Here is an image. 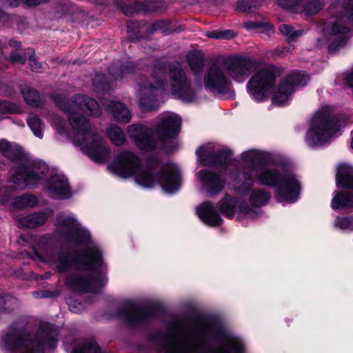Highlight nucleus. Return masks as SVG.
<instances>
[{
    "label": "nucleus",
    "instance_id": "obj_12",
    "mask_svg": "<svg viewBox=\"0 0 353 353\" xmlns=\"http://www.w3.org/2000/svg\"><path fill=\"white\" fill-rule=\"evenodd\" d=\"M165 81V68L156 66L149 77L138 83L136 98L142 109L152 110L158 108L159 97L164 90Z\"/></svg>",
    "mask_w": 353,
    "mask_h": 353
},
{
    "label": "nucleus",
    "instance_id": "obj_5",
    "mask_svg": "<svg viewBox=\"0 0 353 353\" xmlns=\"http://www.w3.org/2000/svg\"><path fill=\"white\" fill-rule=\"evenodd\" d=\"M108 168L121 177H133L135 182L143 188H151L158 182L168 194L174 193L181 186V176L176 165H165L157 177L153 171L143 167L139 157L130 150H119Z\"/></svg>",
    "mask_w": 353,
    "mask_h": 353
},
{
    "label": "nucleus",
    "instance_id": "obj_33",
    "mask_svg": "<svg viewBox=\"0 0 353 353\" xmlns=\"http://www.w3.org/2000/svg\"><path fill=\"white\" fill-rule=\"evenodd\" d=\"M72 353H100V350L94 342L88 341L79 343Z\"/></svg>",
    "mask_w": 353,
    "mask_h": 353
},
{
    "label": "nucleus",
    "instance_id": "obj_17",
    "mask_svg": "<svg viewBox=\"0 0 353 353\" xmlns=\"http://www.w3.org/2000/svg\"><path fill=\"white\" fill-rule=\"evenodd\" d=\"M196 177L201 192L217 195L225 188V181L221 176L209 169L200 170L196 172Z\"/></svg>",
    "mask_w": 353,
    "mask_h": 353
},
{
    "label": "nucleus",
    "instance_id": "obj_24",
    "mask_svg": "<svg viewBox=\"0 0 353 353\" xmlns=\"http://www.w3.org/2000/svg\"><path fill=\"white\" fill-rule=\"evenodd\" d=\"M329 34L336 37V41L330 45L329 49L330 51H334L339 48L343 47L346 42L345 34L348 32V28L344 26L341 21L334 23L327 30Z\"/></svg>",
    "mask_w": 353,
    "mask_h": 353
},
{
    "label": "nucleus",
    "instance_id": "obj_38",
    "mask_svg": "<svg viewBox=\"0 0 353 353\" xmlns=\"http://www.w3.org/2000/svg\"><path fill=\"white\" fill-rule=\"evenodd\" d=\"M50 122L59 134L65 132V122L59 116L53 114L50 119Z\"/></svg>",
    "mask_w": 353,
    "mask_h": 353
},
{
    "label": "nucleus",
    "instance_id": "obj_29",
    "mask_svg": "<svg viewBox=\"0 0 353 353\" xmlns=\"http://www.w3.org/2000/svg\"><path fill=\"white\" fill-rule=\"evenodd\" d=\"M47 220V216L44 213H34L25 217L22 223L28 228H35L43 225Z\"/></svg>",
    "mask_w": 353,
    "mask_h": 353
},
{
    "label": "nucleus",
    "instance_id": "obj_41",
    "mask_svg": "<svg viewBox=\"0 0 353 353\" xmlns=\"http://www.w3.org/2000/svg\"><path fill=\"white\" fill-rule=\"evenodd\" d=\"M12 189L6 185H3L2 181L0 179V203H6L10 199Z\"/></svg>",
    "mask_w": 353,
    "mask_h": 353
},
{
    "label": "nucleus",
    "instance_id": "obj_23",
    "mask_svg": "<svg viewBox=\"0 0 353 353\" xmlns=\"http://www.w3.org/2000/svg\"><path fill=\"white\" fill-rule=\"evenodd\" d=\"M103 105L117 121L126 123L130 121L132 114L125 104L118 101L105 99Z\"/></svg>",
    "mask_w": 353,
    "mask_h": 353
},
{
    "label": "nucleus",
    "instance_id": "obj_27",
    "mask_svg": "<svg viewBox=\"0 0 353 353\" xmlns=\"http://www.w3.org/2000/svg\"><path fill=\"white\" fill-rule=\"evenodd\" d=\"M106 134L112 144L116 146H121L126 141V137L123 131L119 126L115 124H111L107 128Z\"/></svg>",
    "mask_w": 353,
    "mask_h": 353
},
{
    "label": "nucleus",
    "instance_id": "obj_20",
    "mask_svg": "<svg viewBox=\"0 0 353 353\" xmlns=\"http://www.w3.org/2000/svg\"><path fill=\"white\" fill-rule=\"evenodd\" d=\"M279 5L292 10L294 12H303L306 15H312L318 12L323 6L319 0H278Z\"/></svg>",
    "mask_w": 353,
    "mask_h": 353
},
{
    "label": "nucleus",
    "instance_id": "obj_25",
    "mask_svg": "<svg viewBox=\"0 0 353 353\" xmlns=\"http://www.w3.org/2000/svg\"><path fill=\"white\" fill-rule=\"evenodd\" d=\"M150 316V310L132 305L127 309L124 314V319L130 324H136L148 320Z\"/></svg>",
    "mask_w": 353,
    "mask_h": 353
},
{
    "label": "nucleus",
    "instance_id": "obj_32",
    "mask_svg": "<svg viewBox=\"0 0 353 353\" xmlns=\"http://www.w3.org/2000/svg\"><path fill=\"white\" fill-rule=\"evenodd\" d=\"M37 198L30 194H24L21 196H17L14 201V206L18 208L33 207L37 204Z\"/></svg>",
    "mask_w": 353,
    "mask_h": 353
},
{
    "label": "nucleus",
    "instance_id": "obj_40",
    "mask_svg": "<svg viewBox=\"0 0 353 353\" xmlns=\"http://www.w3.org/2000/svg\"><path fill=\"white\" fill-rule=\"evenodd\" d=\"M206 36L209 38L214 39H231L234 37V33L232 30H224V31H211L206 32Z\"/></svg>",
    "mask_w": 353,
    "mask_h": 353
},
{
    "label": "nucleus",
    "instance_id": "obj_7",
    "mask_svg": "<svg viewBox=\"0 0 353 353\" xmlns=\"http://www.w3.org/2000/svg\"><path fill=\"white\" fill-rule=\"evenodd\" d=\"M228 181L240 195L237 219L243 224L256 219L261 212L260 208L270 199V192L263 188H251L254 176L248 172L230 173Z\"/></svg>",
    "mask_w": 353,
    "mask_h": 353
},
{
    "label": "nucleus",
    "instance_id": "obj_10",
    "mask_svg": "<svg viewBox=\"0 0 353 353\" xmlns=\"http://www.w3.org/2000/svg\"><path fill=\"white\" fill-rule=\"evenodd\" d=\"M254 174L259 184L276 188V199L279 202L294 203L297 201L301 186L291 170L281 165L263 166L259 167Z\"/></svg>",
    "mask_w": 353,
    "mask_h": 353
},
{
    "label": "nucleus",
    "instance_id": "obj_35",
    "mask_svg": "<svg viewBox=\"0 0 353 353\" xmlns=\"http://www.w3.org/2000/svg\"><path fill=\"white\" fill-rule=\"evenodd\" d=\"M334 226L343 230H353V216L336 217L334 222Z\"/></svg>",
    "mask_w": 353,
    "mask_h": 353
},
{
    "label": "nucleus",
    "instance_id": "obj_44",
    "mask_svg": "<svg viewBox=\"0 0 353 353\" xmlns=\"http://www.w3.org/2000/svg\"><path fill=\"white\" fill-rule=\"evenodd\" d=\"M294 48L292 46H288L283 48H279L276 50V53L281 57L286 56L288 53L293 50Z\"/></svg>",
    "mask_w": 353,
    "mask_h": 353
},
{
    "label": "nucleus",
    "instance_id": "obj_49",
    "mask_svg": "<svg viewBox=\"0 0 353 353\" xmlns=\"http://www.w3.org/2000/svg\"><path fill=\"white\" fill-rule=\"evenodd\" d=\"M9 46L14 48H18L19 46V43L14 39H11L9 41Z\"/></svg>",
    "mask_w": 353,
    "mask_h": 353
},
{
    "label": "nucleus",
    "instance_id": "obj_15",
    "mask_svg": "<svg viewBox=\"0 0 353 353\" xmlns=\"http://www.w3.org/2000/svg\"><path fill=\"white\" fill-rule=\"evenodd\" d=\"M181 125V120L177 114L164 113L158 118L155 136L164 145L168 142L175 143L174 138L180 131Z\"/></svg>",
    "mask_w": 353,
    "mask_h": 353
},
{
    "label": "nucleus",
    "instance_id": "obj_34",
    "mask_svg": "<svg viewBox=\"0 0 353 353\" xmlns=\"http://www.w3.org/2000/svg\"><path fill=\"white\" fill-rule=\"evenodd\" d=\"M341 6L343 18L353 25V0H343Z\"/></svg>",
    "mask_w": 353,
    "mask_h": 353
},
{
    "label": "nucleus",
    "instance_id": "obj_1",
    "mask_svg": "<svg viewBox=\"0 0 353 353\" xmlns=\"http://www.w3.org/2000/svg\"><path fill=\"white\" fill-rule=\"evenodd\" d=\"M54 225L55 233L63 243L70 246L85 244V249L74 256L70 253L56 252L48 246L37 250V256L54 266L59 272L73 269L74 273L67 278L66 283L74 290L97 292L107 281L106 267L99 246L90 241L89 231L72 214H59Z\"/></svg>",
    "mask_w": 353,
    "mask_h": 353
},
{
    "label": "nucleus",
    "instance_id": "obj_48",
    "mask_svg": "<svg viewBox=\"0 0 353 353\" xmlns=\"http://www.w3.org/2000/svg\"><path fill=\"white\" fill-rule=\"evenodd\" d=\"M20 3H23V0H5V4L10 6H17Z\"/></svg>",
    "mask_w": 353,
    "mask_h": 353
},
{
    "label": "nucleus",
    "instance_id": "obj_19",
    "mask_svg": "<svg viewBox=\"0 0 353 353\" xmlns=\"http://www.w3.org/2000/svg\"><path fill=\"white\" fill-rule=\"evenodd\" d=\"M129 137L141 150L150 151L156 146V141L152 138V129L141 124H132L128 128Z\"/></svg>",
    "mask_w": 353,
    "mask_h": 353
},
{
    "label": "nucleus",
    "instance_id": "obj_21",
    "mask_svg": "<svg viewBox=\"0 0 353 353\" xmlns=\"http://www.w3.org/2000/svg\"><path fill=\"white\" fill-rule=\"evenodd\" d=\"M48 193L58 199H68L72 196V191L65 176L61 174L51 176L46 183Z\"/></svg>",
    "mask_w": 353,
    "mask_h": 353
},
{
    "label": "nucleus",
    "instance_id": "obj_51",
    "mask_svg": "<svg viewBox=\"0 0 353 353\" xmlns=\"http://www.w3.org/2000/svg\"><path fill=\"white\" fill-rule=\"evenodd\" d=\"M70 310H71V311H72V312H77V310H74V309L72 307V305H70Z\"/></svg>",
    "mask_w": 353,
    "mask_h": 353
},
{
    "label": "nucleus",
    "instance_id": "obj_50",
    "mask_svg": "<svg viewBox=\"0 0 353 353\" xmlns=\"http://www.w3.org/2000/svg\"><path fill=\"white\" fill-rule=\"evenodd\" d=\"M333 6L340 3L341 0H330Z\"/></svg>",
    "mask_w": 353,
    "mask_h": 353
},
{
    "label": "nucleus",
    "instance_id": "obj_6",
    "mask_svg": "<svg viewBox=\"0 0 353 353\" xmlns=\"http://www.w3.org/2000/svg\"><path fill=\"white\" fill-rule=\"evenodd\" d=\"M57 337L49 325L31 330L12 329L0 335V348L3 353H43L46 345L52 347Z\"/></svg>",
    "mask_w": 353,
    "mask_h": 353
},
{
    "label": "nucleus",
    "instance_id": "obj_16",
    "mask_svg": "<svg viewBox=\"0 0 353 353\" xmlns=\"http://www.w3.org/2000/svg\"><path fill=\"white\" fill-rule=\"evenodd\" d=\"M265 158V153L256 149H250L244 151L241 154L240 159L246 166L239 168L235 165L228 164L226 167L225 174L230 180V173H243L248 172L254 176L255 171L259 168V164Z\"/></svg>",
    "mask_w": 353,
    "mask_h": 353
},
{
    "label": "nucleus",
    "instance_id": "obj_22",
    "mask_svg": "<svg viewBox=\"0 0 353 353\" xmlns=\"http://www.w3.org/2000/svg\"><path fill=\"white\" fill-rule=\"evenodd\" d=\"M196 213L199 219L209 226H219L223 223V219L212 202L205 201L196 208Z\"/></svg>",
    "mask_w": 353,
    "mask_h": 353
},
{
    "label": "nucleus",
    "instance_id": "obj_43",
    "mask_svg": "<svg viewBox=\"0 0 353 353\" xmlns=\"http://www.w3.org/2000/svg\"><path fill=\"white\" fill-rule=\"evenodd\" d=\"M29 63L32 71L40 72L42 69V64L37 61L34 58H30Z\"/></svg>",
    "mask_w": 353,
    "mask_h": 353
},
{
    "label": "nucleus",
    "instance_id": "obj_37",
    "mask_svg": "<svg viewBox=\"0 0 353 353\" xmlns=\"http://www.w3.org/2000/svg\"><path fill=\"white\" fill-rule=\"evenodd\" d=\"M338 83L343 84L344 86L351 89L353 94V68L342 74L337 79Z\"/></svg>",
    "mask_w": 353,
    "mask_h": 353
},
{
    "label": "nucleus",
    "instance_id": "obj_28",
    "mask_svg": "<svg viewBox=\"0 0 353 353\" xmlns=\"http://www.w3.org/2000/svg\"><path fill=\"white\" fill-rule=\"evenodd\" d=\"M21 92L26 103L33 107H39L41 104V99L39 92L29 87L21 88Z\"/></svg>",
    "mask_w": 353,
    "mask_h": 353
},
{
    "label": "nucleus",
    "instance_id": "obj_26",
    "mask_svg": "<svg viewBox=\"0 0 353 353\" xmlns=\"http://www.w3.org/2000/svg\"><path fill=\"white\" fill-rule=\"evenodd\" d=\"M239 203V200L236 201L233 196L225 194L219 202V209L226 217L232 219L235 215L236 210L238 211Z\"/></svg>",
    "mask_w": 353,
    "mask_h": 353
},
{
    "label": "nucleus",
    "instance_id": "obj_9",
    "mask_svg": "<svg viewBox=\"0 0 353 353\" xmlns=\"http://www.w3.org/2000/svg\"><path fill=\"white\" fill-rule=\"evenodd\" d=\"M0 154L11 161H19L17 166H14L10 172L9 181L19 188L32 187L39 184L48 172L45 163L28 162L21 157L20 147L6 140L0 141Z\"/></svg>",
    "mask_w": 353,
    "mask_h": 353
},
{
    "label": "nucleus",
    "instance_id": "obj_18",
    "mask_svg": "<svg viewBox=\"0 0 353 353\" xmlns=\"http://www.w3.org/2000/svg\"><path fill=\"white\" fill-rule=\"evenodd\" d=\"M197 161L204 166H220L223 156H228V150H223L216 143H208L196 151Z\"/></svg>",
    "mask_w": 353,
    "mask_h": 353
},
{
    "label": "nucleus",
    "instance_id": "obj_3",
    "mask_svg": "<svg viewBox=\"0 0 353 353\" xmlns=\"http://www.w3.org/2000/svg\"><path fill=\"white\" fill-rule=\"evenodd\" d=\"M161 343L160 353H245L241 338L205 323L185 330L176 323L161 339Z\"/></svg>",
    "mask_w": 353,
    "mask_h": 353
},
{
    "label": "nucleus",
    "instance_id": "obj_36",
    "mask_svg": "<svg viewBox=\"0 0 353 353\" xmlns=\"http://www.w3.org/2000/svg\"><path fill=\"white\" fill-rule=\"evenodd\" d=\"M259 6L258 0H239L236 9L241 12H250L253 8Z\"/></svg>",
    "mask_w": 353,
    "mask_h": 353
},
{
    "label": "nucleus",
    "instance_id": "obj_45",
    "mask_svg": "<svg viewBox=\"0 0 353 353\" xmlns=\"http://www.w3.org/2000/svg\"><path fill=\"white\" fill-rule=\"evenodd\" d=\"M10 60L14 63H23L24 58L19 53L13 52L10 56Z\"/></svg>",
    "mask_w": 353,
    "mask_h": 353
},
{
    "label": "nucleus",
    "instance_id": "obj_8",
    "mask_svg": "<svg viewBox=\"0 0 353 353\" xmlns=\"http://www.w3.org/2000/svg\"><path fill=\"white\" fill-rule=\"evenodd\" d=\"M189 68L194 76L193 83L188 78L185 71L179 66L170 69V86L172 94L183 102L192 103L198 98L201 88V74L205 66V58L200 51H192L187 54Z\"/></svg>",
    "mask_w": 353,
    "mask_h": 353
},
{
    "label": "nucleus",
    "instance_id": "obj_46",
    "mask_svg": "<svg viewBox=\"0 0 353 353\" xmlns=\"http://www.w3.org/2000/svg\"><path fill=\"white\" fill-rule=\"evenodd\" d=\"M47 0H23V3L30 6L39 5L40 3H44Z\"/></svg>",
    "mask_w": 353,
    "mask_h": 353
},
{
    "label": "nucleus",
    "instance_id": "obj_11",
    "mask_svg": "<svg viewBox=\"0 0 353 353\" xmlns=\"http://www.w3.org/2000/svg\"><path fill=\"white\" fill-rule=\"evenodd\" d=\"M345 125L342 116L334 114L328 105L318 109L308 123L305 141L308 146L316 148L329 143L341 128Z\"/></svg>",
    "mask_w": 353,
    "mask_h": 353
},
{
    "label": "nucleus",
    "instance_id": "obj_47",
    "mask_svg": "<svg viewBox=\"0 0 353 353\" xmlns=\"http://www.w3.org/2000/svg\"><path fill=\"white\" fill-rule=\"evenodd\" d=\"M244 26L245 28H247L248 30H251V29H254L256 28L260 27V25H259V23H257L248 21V22H245L244 23Z\"/></svg>",
    "mask_w": 353,
    "mask_h": 353
},
{
    "label": "nucleus",
    "instance_id": "obj_30",
    "mask_svg": "<svg viewBox=\"0 0 353 353\" xmlns=\"http://www.w3.org/2000/svg\"><path fill=\"white\" fill-rule=\"evenodd\" d=\"M28 124L35 137L39 139L43 138V125L37 115H30L28 119Z\"/></svg>",
    "mask_w": 353,
    "mask_h": 353
},
{
    "label": "nucleus",
    "instance_id": "obj_14",
    "mask_svg": "<svg viewBox=\"0 0 353 353\" xmlns=\"http://www.w3.org/2000/svg\"><path fill=\"white\" fill-rule=\"evenodd\" d=\"M309 76L305 72L292 73L283 78L273 92L272 101L277 105L287 103L298 86H304L309 81Z\"/></svg>",
    "mask_w": 353,
    "mask_h": 353
},
{
    "label": "nucleus",
    "instance_id": "obj_39",
    "mask_svg": "<svg viewBox=\"0 0 353 353\" xmlns=\"http://www.w3.org/2000/svg\"><path fill=\"white\" fill-rule=\"evenodd\" d=\"M19 107L8 101H0V115L4 114L18 113Z\"/></svg>",
    "mask_w": 353,
    "mask_h": 353
},
{
    "label": "nucleus",
    "instance_id": "obj_4",
    "mask_svg": "<svg viewBox=\"0 0 353 353\" xmlns=\"http://www.w3.org/2000/svg\"><path fill=\"white\" fill-rule=\"evenodd\" d=\"M56 103L68 114L74 132V145L93 161L98 163L105 161L110 156V148L98 133L97 130L81 114V112H85L88 115L99 117L101 110L98 103L83 94L75 95L68 101L57 99Z\"/></svg>",
    "mask_w": 353,
    "mask_h": 353
},
{
    "label": "nucleus",
    "instance_id": "obj_2",
    "mask_svg": "<svg viewBox=\"0 0 353 353\" xmlns=\"http://www.w3.org/2000/svg\"><path fill=\"white\" fill-rule=\"evenodd\" d=\"M256 61L250 58L234 57L227 59L223 65H212L207 73L201 79V86L210 92L233 97L234 90L231 88V81L228 74L234 81L243 83L254 72L246 85L250 97L257 102L267 99L272 92L275 82V76L268 69L256 70Z\"/></svg>",
    "mask_w": 353,
    "mask_h": 353
},
{
    "label": "nucleus",
    "instance_id": "obj_13",
    "mask_svg": "<svg viewBox=\"0 0 353 353\" xmlns=\"http://www.w3.org/2000/svg\"><path fill=\"white\" fill-rule=\"evenodd\" d=\"M337 187L350 190L335 191L331 202L334 210H353V167L347 163H341L337 167L336 174Z\"/></svg>",
    "mask_w": 353,
    "mask_h": 353
},
{
    "label": "nucleus",
    "instance_id": "obj_31",
    "mask_svg": "<svg viewBox=\"0 0 353 353\" xmlns=\"http://www.w3.org/2000/svg\"><path fill=\"white\" fill-rule=\"evenodd\" d=\"M279 31L286 37L288 41H295L303 34L302 30H294L292 26L287 24H281L279 26Z\"/></svg>",
    "mask_w": 353,
    "mask_h": 353
},
{
    "label": "nucleus",
    "instance_id": "obj_42",
    "mask_svg": "<svg viewBox=\"0 0 353 353\" xmlns=\"http://www.w3.org/2000/svg\"><path fill=\"white\" fill-rule=\"evenodd\" d=\"M14 300L6 296V297L0 298V312L9 311L10 309V302L13 301Z\"/></svg>",
    "mask_w": 353,
    "mask_h": 353
}]
</instances>
